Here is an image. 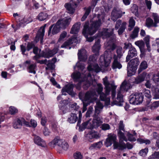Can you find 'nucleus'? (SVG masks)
Listing matches in <instances>:
<instances>
[{
  "mask_svg": "<svg viewBox=\"0 0 159 159\" xmlns=\"http://www.w3.org/2000/svg\"><path fill=\"white\" fill-rule=\"evenodd\" d=\"M111 58L110 56L106 57L105 56H102L99 60L100 67L98 64H93V62H94V57L93 56H90L88 61L89 64L87 67L89 73L85 74L82 73L84 75V78L89 79L91 73L93 71L96 73L102 70V68L108 66L111 63Z\"/></svg>",
  "mask_w": 159,
  "mask_h": 159,
  "instance_id": "f257e3e1",
  "label": "nucleus"
},
{
  "mask_svg": "<svg viewBox=\"0 0 159 159\" xmlns=\"http://www.w3.org/2000/svg\"><path fill=\"white\" fill-rule=\"evenodd\" d=\"M102 24L100 19L98 20H94L91 22L90 26H89V23H85L84 26L83 34L86 39V40L89 42H92L94 38L93 37H88L87 34L92 35L98 30Z\"/></svg>",
  "mask_w": 159,
  "mask_h": 159,
  "instance_id": "f03ea898",
  "label": "nucleus"
},
{
  "mask_svg": "<svg viewBox=\"0 0 159 159\" xmlns=\"http://www.w3.org/2000/svg\"><path fill=\"white\" fill-rule=\"evenodd\" d=\"M98 96V95L95 90L88 91L85 94L82 92L79 93V98L82 102L83 104V113L87 110V107L90 103L94 102L97 99Z\"/></svg>",
  "mask_w": 159,
  "mask_h": 159,
  "instance_id": "7ed1b4c3",
  "label": "nucleus"
},
{
  "mask_svg": "<svg viewBox=\"0 0 159 159\" xmlns=\"http://www.w3.org/2000/svg\"><path fill=\"white\" fill-rule=\"evenodd\" d=\"M103 82L105 86L106 94L103 93L100 94V98L102 101H105L107 104H108L110 102V98H107L106 96L109 94L111 88L112 98H114L116 95V86L114 85L113 84H110L108 81V80H104Z\"/></svg>",
  "mask_w": 159,
  "mask_h": 159,
  "instance_id": "20e7f679",
  "label": "nucleus"
},
{
  "mask_svg": "<svg viewBox=\"0 0 159 159\" xmlns=\"http://www.w3.org/2000/svg\"><path fill=\"white\" fill-rule=\"evenodd\" d=\"M133 85V84H130L129 80H125L120 87V90L118 92L116 98L117 100H113L111 103V105H121L120 103L123 102V96L121 93L122 90H124L127 91L128 89L131 88Z\"/></svg>",
  "mask_w": 159,
  "mask_h": 159,
  "instance_id": "39448f33",
  "label": "nucleus"
},
{
  "mask_svg": "<svg viewBox=\"0 0 159 159\" xmlns=\"http://www.w3.org/2000/svg\"><path fill=\"white\" fill-rule=\"evenodd\" d=\"M118 133L119 139V143L118 142L114 143L113 145L114 148V149L118 148L120 150H123L126 148L125 144L123 141L127 142L128 139L125 135L124 133L120 131H119Z\"/></svg>",
  "mask_w": 159,
  "mask_h": 159,
  "instance_id": "423d86ee",
  "label": "nucleus"
},
{
  "mask_svg": "<svg viewBox=\"0 0 159 159\" xmlns=\"http://www.w3.org/2000/svg\"><path fill=\"white\" fill-rule=\"evenodd\" d=\"M139 59L137 58L131 60L127 66V75L128 76L134 75L137 70V67L139 64Z\"/></svg>",
  "mask_w": 159,
  "mask_h": 159,
  "instance_id": "0eeeda50",
  "label": "nucleus"
},
{
  "mask_svg": "<svg viewBox=\"0 0 159 159\" xmlns=\"http://www.w3.org/2000/svg\"><path fill=\"white\" fill-rule=\"evenodd\" d=\"M143 100V97L140 93L132 94L129 97V102L132 104L138 105L141 103Z\"/></svg>",
  "mask_w": 159,
  "mask_h": 159,
  "instance_id": "6e6552de",
  "label": "nucleus"
},
{
  "mask_svg": "<svg viewBox=\"0 0 159 159\" xmlns=\"http://www.w3.org/2000/svg\"><path fill=\"white\" fill-rule=\"evenodd\" d=\"M23 125L26 126H30L28 122L26 121L23 118L20 117L16 119L15 120L13 126L15 129H19L21 128Z\"/></svg>",
  "mask_w": 159,
  "mask_h": 159,
  "instance_id": "1a4fd4ad",
  "label": "nucleus"
},
{
  "mask_svg": "<svg viewBox=\"0 0 159 159\" xmlns=\"http://www.w3.org/2000/svg\"><path fill=\"white\" fill-rule=\"evenodd\" d=\"M125 13V12H122L119 8L115 7L111 12V19L114 21H115L118 18L121 17L123 14H124Z\"/></svg>",
  "mask_w": 159,
  "mask_h": 159,
  "instance_id": "9d476101",
  "label": "nucleus"
},
{
  "mask_svg": "<svg viewBox=\"0 0 159 159\" xmlns=\"http://www.w3.org/2000/svg\"><path fill=\"white\" fill-rule=\"evenodd\" d=\"M73 85L72 84L70 83L66 85L61 90L62 94L66 95V93L64 92H66L72 97L75 96V93L73 91Z\"/></svg>",
  "mask_w": 159,
  "mask_h": 159,
  "instance_id": "9b49d317",
  "label": "nucleus"
},
{
  "mask_svg": "<svg viewBox=\"0 0 159 159\" xmlns=\"http://www.w3.org/2000/svg\"><path fill=\"white\" fill-rule=\"evenodd\" d=\"M114 29H104L100 33V36L103 39H107V40L110 39V36L113 34Z\"/></svg>",
  "mask_w": 159,
  "mask_h": 159,
  "instance_id": "f8f14e48",
  "label": "nucleus"
},
{
  "mask_svg": "<svg viewBox=\"0 0 159 159\" xmlns=\"http://www.w3.org/2000/svg\"><path fill=\"white\" fill-rule=\"evenodd\" d=\"M46 26V24H45L43 26L40 27L35 37V41L36 42H38L40 40V43H43V38L45 32V29Z\"/></svg>",
  "mask_w": 159,
  "mask_h": 159,
  "instance_id": "ddd939ff",
  "label": "nucleus"
},
{
  "mask_svg": "<svg viewBox=\"0 0 159 159\" xmlns=\"http://www.w3.org/2000/svg\"><path fill=\"white\" fill-rule=\"evenodd\" d=\"M57 49H54L52 50H49L46 52L42 51L41 53L39 55V57H43L45 58H49L52 57L57 52Z\"/></svg>",
  "mask_w": 159,
  "mask_h": 159,
  "instance_id": "4468645a",
  "label": "nucleus"
},
{
  "mask_svg": "<svg viewBox=\"0 0 159 159\" xmlns=\"http://www.w3.org/2000/svg\"><path fill=\"white\" fill-rule=\"evenodd\" d=\"M152 75L153 80H159V78H155L156 76L159 77V71L157 75L150 74H148L146 72H143L139 76L138 80H145L150 79V76Z\"/></svg>",
  "mask_w": 159,
  "mask_h": 159,
  "instance_id": "2eb2a0df",
  "label": "nucleus"
},
{
  "mask_svg": "<svg viewBox=\"0 0 159 159\" xmlns=\"http://www.w3.org/2000/svg\"><path fill=\"white\" fill-rule=\"evenodd\" d=\"M34 140L35 144L43 148H46L47 145L46 142L39 136L35 135Z\"/></svg>",
  "mask_w": 159,
  "mask_h": 159,
  "instance_id": "dca6fc26",
  "label": "nucleus"
},
{
  "mask_svg": "<svg viewBox=\"0 0 159 159\" xmlns=\"http://www.w3.org/2000/svg\"><path fill=\"white\" fill-rule=\"evenodd\" d=\"M59 22H57L55 25H51L49 28V30L48 32V35H50L51 33V31L52 28V34H55L58 33L60 30V28L58 25Z\"/></svg>",
  "mask_w": 159,
  "mask_h": 159,
  "instance_id": "f3484780",
  "label": "nucleus"
},
{
  "mask_svg": "<svg viewBox=\"0 0 159 159\" xmlns=\"http://www.w3.org/2000/svg\"><path fill=\"white\" fill-rule=\"evenodd\" d=\"M71 20L70 18L59 20L57 21L59 22L58 25L61 29H65L68 25Z\"/></svg>",
  "mask_w": 159,
  "mask_h": 159,
  "instance_id": "a211bd4d",
  "label": "nucleus"
},
{
  "mask_svg": "<svg viewBox=\"0 0 159 159\" xmlns=\"http://www.w3.org/2000/svg\"><path fill=\"white\" fill-rule=\"evenodd\" d=\"M114 61L112 64V67L113 69H115L117 68L120 69L122 67L121 64L120 62V59L117 58L116 55H114L113 57Z\"/></svg>",
  "mask_w": 159,
  "mask_h": 159,
  "instance_id": "6ab92c4d",
  "label": "nucleus"
},
{
  "mask_svg": "<svg viewBox=\"0 0 159 159\" xmlns=\"http://www.w3.org/2000/svg\"><path fill=\"white\" fill-rule=\"evenodd\" d=\"M78 57L80 61H85L87 58L86 51L84 49L79 50L78 53Z\"/></svg>",
  "mask_w": 159,
  "mask_h": 159,
  "instance_id": "aec40b11",
  "label": "nucleus"
},
{
  "mask_svg": "<svg viewBox=\"0 0 159 159\" xmlns=\"http://www.w3.org/2000/svg\"><path fill=\"white\" fill-rule=\"evenodd\" d=\"M137 52L135 48L133 47H131L128 52V54L126 57V61H128L130 58L137 55Z\"/></svg>",
  "mask_w": 159,
  "mask_h": 159,
  "instance_id": "412c9836",
  "label": "nucleus"
},
{
  "mask_svg": "<svg viewBox=\"0 0 159 159\" xmlns=\"http://www.w3.org/2000/svg\"><path fill=\"white\" fill-rule=\"evenodd\" d=\"M93 125L90 127L91 128L98 127L103 122V119L98 116L95 117L93 120Z\"/></svg>",
  "mask_w": 159,
  "mask_h": 159,
  "instance_id": "4be33fe9",
  "label": "nucleus"
},
{
  "mask_svg": "<svg viewBox=\"0 0 159 159\" xmlns=\"http://www.w3.org/2000/svg\"><path fill=\"white\" fill-rule=\"evenodd\" d=\"M116 137L115 135H112L109 136L106 139L105 143V145L107 147L110 146L113 143V144L115 142H117L116 141Z\"/></svg>",
  "mask_w": 159,
  "mask_h": 159,
  "instance_id": "5701e85b",
  "label": "nucleus"
},
{
  "mask_svg": "<svg viewBox=\"0 0 159 159\" xmlns=\"http://www.w3.org/2000/svg\"><path fill=\"white\" fill-rule=\"evenodd\" d=\"M81 24L80 22H77L74 24L70 31V33L72 34H76L80 30Z\"/></svg>",
  "mask_w": 159,
  "mask_h": 159,
  "instance_id": "b1692460",
  "label": "nucleus"
},
{
  "mask_svg": "<svg viewBox=\"0 0 159 159\" xmlns=\"http://www.w3.org/2000/svg\"><path fill=\"white\" fill-rule=\"evenodd\" d=\"M100 48V41L99 40H98L95 42L92 48V51L95 53V55H99V52Z\"/></svg>",
  "mask_w": 159,
  "mask_h": 159,
  "instance_id": "393cba45",
  "label": "nucleus"
},
{
  "mask_svg": "<svg viewBox=\"0 0 159 159\" xmlns=\"http://www.w3.org/2000/svg\"><path fill=\"white\" fill-rule=\"evenodd\" d=\"M77 41V39L75 37H72L68 40L65 42L61 46V48H66L67 46H69L74 43Z\"/></svg>",
  "mask_w": 159,
  "mask_h": 159,
  "instance_id": "a878e982",
  "label": "nucleus"
},
{
  "mask_svg": "<svg viewBox=\"0 0 159 159\" xmlns=\"http://www.w3.org/2000/svg\"><path fill=\"white\" fill-rule=\"evenodd\" d=\"M101 136V135L95 131L90 132L88 134V137L89 139H98Z\"/></svg>",
  "mask_w": 159,
  "mask_h": 159,
  "instance_id": "bb28decb",
  "label": "nucleus"
},
{
  "mask_svg": "<svg viewBox=\"0 0 159 159\" xmlns=\"http://www.w3.org/2000/svg\"><path fill=\"white\" fill-rule=\"evenodd\" d=\"M78 119V117L75 113L70 114L68 118V121L70 123H75Z\"/></svg>",
  "mask_w": 159,
  "mask_h": 159,
  "instance_id": "cd10ccee",
  "label": "nucleus"
},
{
  "mask_svg": "<svg viewBox=\"0 0 159 159\" xmlns=\"http://www.w3.org/2000/svg\"><path fill=\"white\" fill-rule=\"evenodd\" d=\"M65 7L68 11V13L72 14L74 12L75 7L73 6L70 2L66 3L65 4Z\"/></svg>",
  "mask_w": 159,
  "mask_h": 159,
  "instance_id": "c85d7f7f",
  "label": "nucleus"
},
{
  "mask_svg": "<svg viewBox=\"0 0 159 159\" xmlns=\"http://www.w3.org/2000/svg\"><path fill=\"white\" fill-rule=\"evenodd\" d=\"M63 140L61 139L59 137H56L51 142V143L54 146L59 147L62 143Z\"/></svg>",
  "mask_w": 159,
  "mask_h": 159,
  "instance_id": "c756f323",
  "label": "nucleus"
},
{
  "mask_svg": "<svg viewBox=\"0 0 159 159\" xmlns=\"http://www.w3.org/2000/svg\"><path fill=\"white\" fill-rule=\"evenodd\" d=\"M102 145V141H99L98 142L92 144L89 147L90 150L93 149L94 148H100Z\"/></svg>",
  "mask_w": 159,
  "mask_h": 159,
  "instance_id": "7c9ffc66",
  "label": "nucleus"
},
{
  "mask_svg": "<svg viewBox=\"0 0 159 159\" xmlns=\"http://www.w3.org/2000/svg\"><path fill=\"white\" fill-rule=\"evenodd\" d=\"M135 22L134 20L133 19V17H130L129 21V28H128V30L129 31H131L135 26Z\"/></svg>",
  "mask_w": 159,
  "mask_h": 159,
  "instance_id": "2f4dec72",
  "label": "nucleus"
},
{
  "mask_svg": "<svg viewBox=\"0 0 159 159\" xmlns=\"http://www.w3.org/2000/svg\"><path fill=\"white\" fill-rule=\"evenodd\" d=\"M148 67V64L146 61H144L140 64L139 68L138 70L139 73L140 72L143 70L146 69Z\"/></svg>",
  "mask_w": 159,
  "mask_h": 159,
  "instance_id": "473e14b6",
  "label": "nucleus"
},
{
  "mask_svg": "<svg viewBox=\"0 0 159 159\" xmlns=\"http://www.w3.org/2000/svg\"><path fill=\"white\" fill-rule=\"evenodd\" d=\"M152 17L154 21L153 26L156 27L157 26V24L159 22V16L156 13H153L152 14Z\"/></svg>",
  "mask_w": 159,
  "mask_h": 159,
  "instance_id": "72a5a7b5",
  "label": "nucleus"
},
{
  "mask_svg": "<svg viewBox=\"0 0 159 159\" xmlns=\"http://www.w3.org/2000/svg\"><path fill=\"white\" fill-rule=\"evenodd\" d=\"M126 23L125 22L122 23L120 28L118 31V34L119 35L122 34L124 32L126 28Z\"/></svg>",
  "mask_w": 159,
  "mask_h": 159,
  "instance_id": "f704fd0d",
  "label": "nucleus"
},
{
  "mask_svg": "<svg viewBox=\"0 0 159 159\" xmlns=\"http://www.w3.org/2000/svg\"><path fill=\"white\" fill-rule=\"evenodd\" d=\"M39 55L38 56L35 55L33 59L37 61V62L38 63H40V64H46L47 63V59H45L44 60H38V59L40 58V57H39Z\"/></svg>",
  "mask_w": 159,
  "mask_h": 159,
  "instance_id": "c9c22d12",
  "label": "nucleus"
},
{
  "mask_svg": "<svg viewBox=\"0 0 159 159\" xmlns=\"http://www.w3.org/2000/svg\"><path fill=\"white\" fill-rule=\"evenodd\" d=\"M47 17V15L46 13H40L38 16V20L40 21H43L45 20Z\"/></svg>",
  "mask_w": 159,
  "mask_h": 159,
  "instance_id": "e433bc0d",
  "label": "nucleus"
},
{
  "mask_svg": "<svg viewBox=\"0 0 159 159\" xmlns=\"http://www.w3.org/2000/svg\"><path fill=\"white\" fill-rule=\"evenodd\" d=\"M154 23L153 20L151 18H147L146 21V25L148 27H150L152 26H153Z\"/></svg>",
  "mask_w": 159,
  "mask_h": 159,
  "instance_id": "4c0bfd02",
  "label": "nucleus"
},
{
  "mask_svg": "<svg viewBox=\"0 0 159 159\" xmlns=\"http://www.w3.org/2000/svg\"><path fill=\"white\" fill-rule=\"evenodd\" d=\"M139 30V28L138 27H135L133 32L132 34L131 35V37L133 39L136 38L137 36Z\"/></svg>",
  "mask_w": 159,
  "mask_h": 159,
  "instance_id": "58836bf2",
  "label": "nucleus"
},
{
  "mask_svg": "<svg viewBox=\"0 0 159 159\" xmlns=\"http://www.w3.org/2000/svg\"><path fill=\"white\" fill-rule=\"evenodd\" d=\"M71 76L74 80H77L81 78L82 76L79 72H75L73 73Z\"/></svg>",
  "mask_w": 159,
  "mask_h": 159,
  "instance_id": "ea45409f",
  "label": "nucleus"
},
{
  "mask_svg": "<svg viewBox=\"0 0 159 159\" xmlns=\"http://www.w3.org/2000/svg\"><path fill=\"white\" fill-rule=\"evenodd\" d=\"M36 66V65L35 64L30 65L28 68V70L29 72L35 74V71L34 69Z\"/></svg>",
  "mask_w": 159,
  "mask_h": 159,
  "instance_id": "a19ab883",
  "label": "nucleus"
},
{
  "mask_svg": "<svg viewBox=\"0 0 159 159\" xmlns=\"http://www.w3.org/2000/svg\"><path fill=\"white\" fill-rule=\"evenodd\" d=\"M47 66L45 68L46 70H52L54 68V65L52 63L50 60L47 61V63L46 64Z\"/></svg>",
  "mask_w": 159,
  "mask_h": 159,
  "instance_id": "79ce46f5",
  "label": "nucleus"
},
{
  "mask_svg": "<svg viewBox=\"0 0 159 159\" xmlns=\"http://www.w3.org/2000/svg\"><path fill=\"white\" fill-rule=\"evenodd\" d=\"M135 44L139 47L140 50L143 49V48L144 46V43L142 41H136L135 42Z\"/></svg>",
  "mask_w": 159,
  "mask_h": 159,
  "instance_id": "37998d69",
  "label": "nucleus"
},
{
  "mask_svg": "<svg viewBox=\"0 0 159 159\" xmlns=\"http://www.w3.org/2000/svg\"><path fill=\"white\" fill-rule=\"evenodd\" d=\"M62 142V143L61 144L60 147L64 150H67L69 147L68 144L64 140H63Z\"/></svg>",
  "mask_w": 159,
  "mask_h": 159,
  "instance_id": "c03bdc74",
  "label": "nucleus"
},
{
  "mask_svg": "<svg viewBox=\"0 0 159 159\" xmlns=\"http://www.w3.org/2000/svg\"><path fill=\"white\" fill-rule=\"evenodd\" d=\"M122 48L120 47H119L117 48L116 52L117 55L116 56L117 57L118 59H120L122 55Z\"/></svg>",
  "mask_w": 159,
  "mask_h": 159,
  "instance_id": "a18cd8bd",
  "label": "nucleus"
},
{
  "mask_svg": "<svg viewBox=\"0 0 159 159\" xmlns=\"http://www.w3.org/2000/svg\"><path fill=\"white\" fill-rule=\"evenodd\" d=\"M148 152V148H145L144 149L141 150L139 152V154L140 156L144 157L146 156Z\"/></svg>",
  "mask_w": 159,
  "mask_h": 159,
  "instance_id": "49530a36",
  "label": "nucleus"
},
{
  "mask_svg": "<svg viewBox=\"0 0 159 159\" xmlns=\"http://www.w3.org/2000/svg\"><path fill=\"white\" fill-rule=\"evenodd\" d=\"M9 111L11 115H14L18 112V110L15 107L12 106L9 107Z\"/></svg>",
  "mask_w": 159,
  "mask_h": 159,
  "instance_id": "de8ad7c7",
  "label": "nucleus"
},
{
  "mask_svg": "<svg viewBox=\"0 0 159 159\" xmlns=\"http://www.w3.org/2000/svg\"><path fill=\"white\" fill-rule=\"evenodd\" d=\"M82 0H73L70 1V2L73 6H74L75 7H76L80 3V1Z\"/></svg>",
  "mask_w": 159,
  "mask_h": 159,
  "instance_id": "09e8293b",
  "label": "nucleus"
},
{
  "mask_svg": "<svg viewBox=\"0 0 159 159\" xmlns=\"http://www.w3.org/2000/svg\"><path fill=\"white\" fill-rule=\"evenodd\" d=\"M76 66L78 68L79 70L83 71V70L84 69V65L80 62H77Z\"/></svg>",
  "mask_w": 159,
  "mask_h": 159,
  "instance_id": "8fccbe9b",
  "label": "nucleus"
},
{
  "mask_svg": "<svg viewBox=\"0 0 159 159\" xmlns=\"http://www.w3.org/2000/svg\"><path fill=\"white\" fill-rule=\"evenodd\" d=\"M74 157L75 159H81L83 157L81 153L79 152H76L75 153Z\"/></svg>",
  "mask_w": 159,
  "mask_h": 159,
  "instance_id": "3c124183",
  "label": "nucleus"
},
{
  "mask_svg": "<svg viewBox=\"0 0 159 159\" xmlns=\"http://www.w3.org/2000/svg\"><path fill=\"white\" fill-rule=\"evenodd\" d=\"M92 80H83V82L84 85V89H87L91 84L90 81Z\"/></svg>",
  "mask_w": 159,
  "mask_h": 159,
  "instance_id": "603ef678",
  "label": "nucleus"
},
{
  "mask_svg": "<svg viewBox=\"0 0 159 159\" xmlns=\"http://www.w3.org/2000/svg\"><path fill=\"white\" fill-rule=\"evenodd\" d=\"M70 107L71 108V110H74L75 111H77L79 108V106L77 105V104L74 103L70 105Z\"/></svg>",
  "mask_w": 159,
  "mask_h": 159,
  "instance_id": "864d4df0",
  "label": "nucleus"
},
{
  "mask_svg": "<svg viewBox=\"0 0 159 159\" xmlns=\"http://www.w3.org/2000/svg\"><path fill=\"white\" fill-rule=\"evenodd\" d=\"M126 135L128 137V140L129 141H135L136 139L133 137L132 134H130L129 133H128Z\"/></svg>",
  "mask_w": 159,
  "mask_h": 159,
  "instance_id": "5fc2aeb1",
  "label": "nucleus"
},
{
  "mask_svg": "<svg viewBox=\"0 0 159 159\" xmlns=\"http://www.w3.org/2000/svg\"><path fill=\"white\" fill-rule=\"evenodd\" d=\"M33 52L36 54V55L38 56L39 55H40L41 53V50L40 49H39L37 47H34L33 48Z\"/></svg>",
  "mask_w": 159,
  "mask_h": 159,
  "instance_id": "6e6d98bb",
  "label": "nucleus"
},
{
  "mask_svg": "<svg viewBox=\"0 0 159 159\" xmlns=\"http://www.w3.org/2000/svg\"><path fill=\"white\" fill-rule=\"evenodd\" d=\"M98 88H97V91L98 94L101 93L103 90V87H102V85L101 84H98Z\"/></svg>",
  "mask_w": 159,
  "mask_h": 159,
  "instance_id": "4d7b16f0",
  "label": "nucleus"
},
{
  "mask_svg": "<svg viewBox=\"0 0 159 159\" xmlns=\"http://www.w3.org/2000/svg\"><path fill=\"white\" fill-rule=\"evenodd\" d=\"M66 35L67 33L66 31H64L62 32L60 35L58 41L60 42L61 40H62L66 37Z\"/></svg>",
  "mask_w": 159,
  "mask_h": 159,
  "instance_id": "13d9d810",
  "label": "nucleus"
},
{
  "mask_svg": "<svg viewBox=\"0 0 159 159\" xmlns=\"http://www.w3.org/2000/svg\"><path fill=\"white\" fill-rule=\"evenodd\" d=\"M101 128L103 130H107L109 129L110 128V125L107 124H103L101 126Z\"/></svg>",
  "mask_w": 159,
  "mask_h": 159,
  "instance_id": "bf43d9fd",
  "label": "nucleus"
},
{
  "mask_svg": "<svg viewBox=\"0 0 159 159\" xmlns=\"http://www.w3.org/2000/svg\"><path fill=\"white\" fill-rule=\"evenodd\" d=\"M93 111V108L90 106L86 112V117H89L90 116V115L92 113Z\"/></svg>",
  "mask_w": 159,
  "mask_h": 159,
  "instance_id": "052dcab7",
  "label": "nucleus"
},
{
  "mask_svg": "<svg viewBox=\"0 0 159 159\" xmlns=\"http://www.w3.org/2000/svg\"><path fill=\"white\" fill-rule=\"evenodd\" d=\"M158 106H159V101H156L153 102L152 104V106L151 107V109L152 110Z\"/></svg>",
  "mask_w": 159,
  "mask_h": 159,
  "instance_id": "680f3d73",
  "label": "nucleus"
},
{
  "mask_svg": "<svg viewBox=\"0 0 159 159\" xmlns=\"http://www.w3.org/2000/svg\"><path fill=\"white\" fill-rule=\"evenodd\" d=\"M90 123H89V121H87L82 123V126L83 128H88L91 129L90 127L88 126L89 125H90ZM92 128H91V129Z\"/></svg>",
  "mask_w": 159,
  "mask_h": 159,
  "instance_id": "e2e57ef3",
  "label": "nucleus"
},
{
  "mask_svg": "<svg viewBox=\"0 0 159 159\" xmlns=\"http://www.w3.org/2000/svg\"><path fill=\"white\" fill-rule=\"evenodd\" d=\"M29 124L30 125V127H32L33 128L35 127L37 125V123L36 121L34 120L31 119L30 120V123Z\"/></svg>",
  "mask_w": 159,
  "mask_h": 159,
  "instance_id": "0e129e2a",
  "label": "nucleus"
},
{
  "mask_svg": "<svg viewBox=\"0 0 159 159\" xmlns=\"http://www.w3.org/2000/svg\"><path fill=\"white\" fill-rule=\"evenodd\" d=\"M30 21L27 20V18H25L22 20H21L19 23L20 26H23V24H27L29 23Z\"/></svg>",
  "mask_w": 159,
  "mask_h": 159,
  "instance_id": "69168bd1",
  "label": "nucleus"
},
{
  "mask_svg": "<svg viewBox=\"0 0 159 159\" xmlns=\"http://www.w3.org/2000/svg\"><path fill=\"white\" fill-rule=\"evenodd\" d=\"M95 107L99 108L101 109H102L103 107V105L100 102H96V104L95 106Z\"/></svg>",
  "mask_w": 159,
  "mask_h": 159,
  "instance_id": "338daca9",
  "label": "nucleus"
},
{
  "mask_svg": "<svg viewBox=\"0 0 159 159\" xmlns=\"http://www.w3.org/2000/svg\"><path fill=\"white\" fill-rule=\"evenodd\" d=\"M131 10L133 13H136L138 11V7L136 5H134L131 7Z\"/></svg>",
  "mask_w": 159,
  "mask_h": 159,
  "instance_id": "774afa93",
  "label": "nucleus"
}]
</instances>
